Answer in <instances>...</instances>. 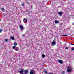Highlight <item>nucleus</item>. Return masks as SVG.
I'll return each mask as SVG.
<instances>
[{
  "instance_id": "1",
  "label": "nucleus",
  "mask_w": 74,
  "mask_h": 74,
  "mask_svg": "<svg viewBox=\"0 0 74 74\" xmlns=\"http://www.w3.org/2000/svg\"><path fill=\"white\" fill-rule=\"evenodd\" d=\"M68 68H69V69H67V71L68 73H70V72H71V70L72 69V68H71L70 66L68 67Z\"/></svg>"
},
{
  "instance_id": "2",
  "label": "nucleus",
  "mask_w": 74,
  "mask_h": 74,
  "mask_svg": "<svg viewBox=\"0 0 74 74\" xmlns=\"http://www.w3.org/2000/svg\"><path fill=\"white\" fill-rule=\"evenodd\" d=\"M32 71H31L30 72V74H35L36 73H35V71L34 70H32Z\"/></svg>"
},
{
  "instance_id": "3",
  "label": "nucleus",
  "mask_w": 74,
  "mask_h": 74,
  "mask_svg": "<svg viewBox=\"0 0 74 74\" xmlns=\"http://www.w3.org/2000/svg\"><path fill=\"white\" fill-rule=\"evenodd\" d=\"M15 47H16V46H13V49H14V50L16 51H18V49L16 48V49H15Z\"/></svg>"
},
{
  "instance_id": "4",
  "label": "nucleus",
  "mask_w": 74,
  "mask_h": 74,
  "mask_svg": "<svg viewBox=\"0 0 74 74\" xmlns=\"http://www.w3.org/2000/svg\"><path fill=\"white\" fill-rule=\"evenodd\" d=\"M58 62L59 63H60V64H63V61L61 60H58Z\"/></svg>"
},
{
  "instance_id": "5",
  "label": "nucleus",
  "mask_w": 74,
  "mask_h": 74,
  "mask_svg": "<svg viewBox=\"0 0 74 74\" xmlns=\"http://www.w3.org/2000/svg\"><path fill=\"white\" fill-rule=\"evenodd\" d=\"M19 73L20 74H22L23 73V70H21L19 71Z\"/></svg>"
},
{
  "instance_id": "6",
  "label": "nucleus",
  "mask_w": 74,
  "mask_h": 74,
  "mask_svg": "<svg viewBox=\"0 0 74 74\" xmlns=\"http://www.w3.org/2000/svg\"><path fill=\"white\" fill-rule=\"evenodd\" d=\"M58 14L60 16H61L62 15V12H58Z\"/></svg>"
},
{
  "instance_id": "7",
  "label": "nucleus",
  "mask_w": 74,
  "mask_h": 74,
  "mask_svg": "<svg viewBox=\"0 0 74 74\" xmlns=\"http://www.w3.org/2000/svg\"><path fill=\"white\" fill-rule=\"evenodd\" d=\"M20 28L21 30H23V27L22 26H20Z\"/></svg>"
},
{
  "instance_id": "8",
  "label": "nucleus",
  "mask_w": 74,
  "mask_h": 74,
  "mask_svg": "<svg viewBox=\"0 0 74 74\" xmlns=\"http://www.w3.org/2000/svg\"><path fill=\"white\" fill-rule=\"evenodd\" d=\"M51 44H53V45H56V44L55 41H53L51 43Z\"/></svg>"
},
{
  "instance_id": "9",
  "label": "nucleus",
  "mask_w": 74,
  "mask_h": 74,
  "mask_svg": "<svg viewBox=\"0 0 74 74\" xmlns=\"http://www.w3.org/2000/svg\"><path fill=\"white\" fill-rule=\"evenodd\" d=\"M24 71L25 74H27L28 73V71L27 70H25Z\"/></svg>"
},
{
  "instance_id": "10",
  "label": "nucleus",
  "mask_w": 74,
  "mask_h": 74,
  "mask_svg": "<svg viewBox=\"0 0 74 74\" xmlns=\"http://www.w3.org/2000/svg\"><path fill=\"white\" fill-rule=\"evenodd\" d=\"M11 39L12 40H15V38L14 37L12 36L11 37Z\"/></svg>"
},
{
  "instance_id": "11",
  "label": "nucleus",
  "mask_w": 74,
  "mask_h": 74,
  "mask_svg": "<svg viewBox=\"0 0 74 74\" xmlns=\"http://www.w3.org/2000/svg\"><path fill=\"white\" fill-rule=\"evenodd\" d=\"M59 23V22L58 21L56 20L55 21V24L56 23Z\"/></svg>"
},
{
  "instance_id": "12",
  "label": "nucleus",
  "mask_w": 74,
  "mask_h": 74,
  "mask_svg": "<svg viewBox=\"0 0 74 74\" xmlns=\"http://www.w3.org/2000/svg\"><path fill=\"white\" fill-rule=\"evenodd\" d=\"M65 71H63L62 72V74H65Z\"/></svg>"
},
{
  "instance_id": "13",
  "label": "nucleus",
  "mask_w": 74,
  "mask_h": 74,
  "mask_svg": "<svg viewBox=\"0 0 74 74\" xmlns=\"http://www.w3.org/2000/svg\"><path fill=\"white\" fill-rule=\"evenodd\" d=\"M61 36H66V37H67V36H68L67 35H61Z\"/></svg>"
},
{
  "instance_id": "14",
  "label": "nucleus",
  "mask_w": 74,
  "mask_h": 74,
  "mask_svg": "<svg viewBox=\"0 0 74 74\" xmlns=\"http://www.w3.org/2000/svg\"><path fill=\"white\" fill-rule=\"evenodd\" d=\"M14 44L15 46H16V45H18V43H17L15 42Z\"/></svg>"
},
{
  "instance_id": "15",
  "label": "nucleus",
  "mask_w": 74,
  "mask_h": 74,
  "mask_svg": "<svg viewBox=\"0 0 74 74\" xmlns=\"http://www.w3.org/2000/svg\"><path fill=\"white\" fill-rule=\"evenodd\" d=\"M24 21H25V22H26L27 23V20L25 18Z\"/></svg>"
},
{
  "instance_id": "16",
  "label": "nucleus",
  "mask_w": 74,
  "mask_h": 74,
  "mask_svg": "<svg viewBox=\"0 0 74 74\" xmlns=\"http://www.w3.org/2000/svg\"><path fill=\"white\" fill-rule=\"evenodd\" d=\"M21 6H22V7H24V3H22V4H21Z\"/></svg>"
},
{
  "instance_id": "17",
  "label": "nucleus",
  "mask_w": 74,
  "mask_h": 74,
  "mask_svg": "<svg viewBox=\"0 0 74 74\" xmlns=\"http://www.w3.org/2000/svg\"><path fill=\"white\" fill-rule=\"evenodd\" d=\"M1 10L2 11H4V8H2Z\"/></svg>"
},
{
  "instance_id": "18",
  "label": "nucleus",
  "mask_w": 74,
  "mask_h": 74,
  "mask_svg": "<svg viewBox=\"0 0 74 74\" xmlns=\"http://www.w3.org/2000/svg\"><path fill=\"white\" fill-rule=\"evenodd\" d=\"M42 58H44L45 57V55H44V54H43L42 55Z\"/></svg>"
},
{
  "instance_id": "19",
  "label": "nucleus",
  "mask_w": 74,
  "mask_h": 74,
  "mask_svg": "<svg viewBox=\"0 0 74 74\" xmlns=\"http://www.w3.org/2000/svg\"><path fill=\"white\" fill-rule=\"evenodd\" d=\"M71 49L72 50V51H74V48L73 47H72L71 48Z\"/></svg>"
},
{
  "instance_id": "20",
  "label": "nucleus",
  "mask_w": 74,
  "mask_h": 74,
  "mask_svg": "<svg viewBox=\"0 0 74 74\" xmlns=\"http://www.w3.org/2000/svg\"><path fill=\"white\" fill-rule=\"evenodd\" d=\"M44 73H45V74H46V73H47V72L46 71H45Z\"/></svg>"
},
{
  "instance_id": "21",
  "label": "nucleus",
  "mask_w": 74,
  "mask_h": 74,
  "mask_svg": "<svg viewBox=\"0 0 74 74\" xmlns=\"http://www.w3.org/2000/svg\"><path fill=\"white\" fill-rule=\"evenodd\" d=\"M25 34H23V35H22V37H25Z\"/></svg>"
},
{
  "instance_id": "22",
  "label": "nucleus",
  "mask_w": 74,
  "mask_h": 74,
  "mask_svg": "<svg viewBox=\"0 0 74 74\" xmlns=\"http://www.w3.org/2000/svg\"><path fill=\"white\" fill-rule=\"evenodd\" d=\"M2 32V29H0V33H1Z\"/></svg>"
},
{
  "instance_id": "23",
  "label": "nucleus",
  "mask_w": 74,
  "mask_h": 74,
  "mask_svg": "<svg viewBox=\"0 0 74 74\" xmlns=\"http://www.w3.org/2000/svg\"><path fill=\"white\" fill-rule=\"evenodd\" d=\"M5 41H6V42H7V41H8V39H5Z\"/></svg>"
},
{
  "instance_id": "24",
  "label": "nucleus",
  "mask_w": 74,
  "mask_h": 74,
  "mask_svg": "<svg viewBox=\"0 0 74 74\" xmlns=\"http://www.w3.org/2000/svg\"><path fill=\"white\" fill-rule=\"evenodd\" d=\"M65 49H68V47H66Z\"/></svg>"
},
{
  "instance_id": "25",
  "label": "nucleus",
  "mask_w": 74,
  "mask_h": 74,
  "mask_svg": "<svg viewBox=\"0 0 74 74\" xmlns=\"http://www.w3.org/2000/svg\"><path fill=\"white\" fill-rule=\"evenodd\" d=\"M74 25V22H73V23H72V25Z\"/></svg>"
},
{
  "instance_id": "26",
  "label": "nucleus",
  "mask_w": 74,
  "mask_h": 74,
  "mask_svg": "<svg viewBox=\"0 0 74 74\" xmlns=\"http://www.w3.org/2000/svg\"><path fill=\"white\" fill-rule=\"evenodd\" d=\"M71 45H74V44H71Z\"/></svg>"
},
{
  "instance_id": "27",
  "label": "nucleus",
  "mask_w": 74,
  "mask_h": 74,
  "mask_svg": "<svg viewBox=\"0 0 74 74\" xmlns=\"http://www.w3.org/2000/svg\"><path fill=\"white\" fill-rule=\"evenodd\" d=\"M48 74H53L52 73H49Z\"/></svg>"
},
{
  "instance_id": "28",
  "label": "nucleus",
  "mask_w": 74,
  "mask_h": 74,
  "mask_svg": "<svg viewBox=\"0 0 74 74\" xmlns=\"http://www.w3.org/2000/svg\"><path fill=\"white\" fill-rule=\"evenodd\" d=\"M32 7H33V5H32L31 6V8H32Z\"/></svg>"
}]
</instances>
